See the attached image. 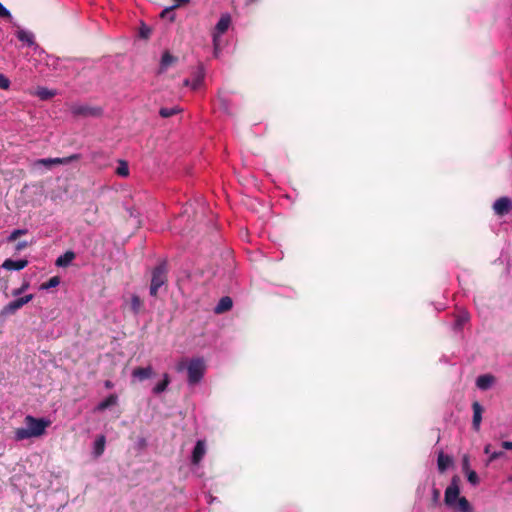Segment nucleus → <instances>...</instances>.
<instances>
[{"label":"nucleus","instance_id":"1","mask_svg":"<svg viewBox=\"0 0 512 512\" xmlns=\"http://www.w3.org/2000/svg\"><path fill=\"white\" fill-rule=\"evenodd\" d=\"M26 427L16 428L14 430V438L22 441L32 437H39L45 433L46 428L51 424L49 420L44 418H35L27 415L24 419Z\"/></svg>","mask_w":512,"mask_h":512},{"label":"nucleus","instance_id":"2","mask_svg":"<svg viewBox=\"0 0 512 512\" xmlns=\"http://www.w3.org/2000/svg\"><path fill=\"white\" fill-rule=\"evenodd\" d=\"M167 288L168 265L166 261H161L151 271L149 294L156 298L161 290L167 291Z\"/></svg>","mask_w":512,"mask_h":512},{"label":"nucleus","instance_id":"3","mask_svg":"<svg viewBox=\"0 0 512 512\" xmlns=\"http://www.w3.org/2000/svg\"><path fill=\"white\" fill-rule=\"evenodd\" d=\"M185 368L187 369L188 383L190 385L198 384L203 378L206 369L204 360L202 358H193L187 365L184 361L178 363V371H182Z\"/></svg>","mask_w":512,"mask_h":512},{"label":"nucleus","instance_id":"4","mask_svg":"<svg viewBox=\"0 0 512 512\" xmlns=\"http://www.w3.org/2000/svg\"><path fill=\"white\" fill-rule=\"evenodd\" d=\"M460 478L454 475L451 479L449 486L445 490L444 502L449 507H455L460 498Z\"/></svg>","mask_w":512,"mask_h":512},{"label":"nucleus","instance_id":"5","mask_svg":"<svg viewBox=\"0 0 512 512\" xmlns=\"http://www.w3.org/2000/svg\"><path fill=\"white\" fill-rule=\"evenodd\" d=\"M33 294H28L23 297L17 298L11 302H9L7 305L3 307L1 310V315H13L15 314L19 309H21L25 304L30 302L33 299Z\"/></svg>","mask_w":512,"mask_h":512},{"label":"nucleus","instance_id":"6","mask_svg":"<svg viewBox=\"0 0 512 512\" xmlns=\"http://www.w3.org/2000/svg\"><path fill=\"white\" fill-rule=\"evenodd\" d=\"M71 112L75 116L97 117L102 114V109L100 107H92V106H88V105H73L71 107Z\"/></svg>","mask_w":512,"mask_h":512},{"label":"nucleus","instance_id":"7","mask_svg":"<svg viewBox=\"0 0 512 512\" xmlns=\"http://www.w3.org/2000/svg\"><path fill=\"white\" fill-rule=\"evenodd\" d=\"M80 156L78 154L71 155L69 157L64 158H43L38 159L35 164L45 166L47 168H52L54 165H62V164H68L74 160H78Z\"/></svg>","mask_w":512,"mask_h":512},{"label":"nucleus","instance_id":"8","mask_svg":"<svg viewBox=\"0 0 512 512\" xmlns=\"http://www.w3.org/2000/svg\"><path fill=\"white\" fill-rule=\"evenodd\" d=\"M231 24V17L229 14H223L215 26V32L213 33L214 45H217V41L220 35L224 34Z\"/></svg>","mask_w":512,"mask_h":512},{"label":"nucleus","instance_id":"9","mask_svg":"<svg viewBox=\"0 0 512 512\" xmlns=\"http://www.w3.org/2000/svg\"><path fill=\"white\" fill-rule=\"evenodd\" d=\"M495 214L504 216L512 210V201L508 197H500L493 204Z\"/></svg>","mask_w":512,"mask_h":512},{"label":"nucleus","instance_id":"10","mask_svg":"<svg viewBox=\"0 0 512 512\" xmlns=\"http://www.w3.org/2000/svg\"><path fill=\"white\" fill-rule=\"evenodd\" d=\"M472 410H473L472 428L475 431H479L481 421H482V413H483L484 409L478 401H474L472 403Z\"/></svg>","mask_w":512,"mask_h":512},{"label":"nucleus","instance_id":"11","mask_svg":"<svg viewBox=\"0 0 512 512\" xmlns=\"http://www.w3.org/2000/svg\"><path fill=\"white\" fill-rule=\"evenodd\" d=\"M205 454H206L205 441L198 440L196 442V445H195L193 451H192V457H191L192 464H194V465L199 464Z\"/></svg>","mask_w":512,"mask_h":512},{"label":"nucleus","instance_id":"12","mask_svg":"<svg viewBox=\"0 0 512 512\" xmlns=\"http://www.w3.org/2000/svg\"><path fill=\"white\" fill-rule=\"evenodd\" d=\"M154 371L151 366L147 367H136L132 371V377L136 378L139 381H144L146 379H149L153 376Z\"/></svg>","mask_w":512,"mask_h":512},{"label":"nucleus","instance_id":"13","mask_svg":"<svg viewBox=\"0 0 512 512\" xmlns=\"http://www.w3.org/2000/svg\"><path fill=\"white\" fill-rule=\"evenodd\" d=\"M28 265V261L26 259H20V260H12V259H6L2 267L6 270H22Z\"/></svg>","mask_w":512,"mask_h":512},{"label":"nucleus","instance_id":"14","mask_svg":"<svg viewBox=\"0 0 512 512\" xmlns=\"http://www.w3.org/2000/svg\"><path fill=\"white\" fill-rule=\"evenodd\" d=\"M178 58L173 56L169 51H165L161 57L159 72L166 71L170 66L177 63Z\"/></svg>","mask_w":512,"mask_h":512},{"label":"nucleus","instance_id":"15","mask_svg":"<svg viewBox=\"0 0 512 512\" xmlns=\"http://www.w3.org/2000/svg\"><path fill=\"white\" fill-rule=\"evenodd\" d=\"M495 381V377L491 374L480 375L476 380V385L481 390L489 389Z\"/></svg>","mask_w":512,"mask_h":512},{"label":"nucleus","instance_id":"16","mask_svg":"<svg viewBox=\"0 0 512 512\" xmlns=\"http://www.w3.org/2000/svg\"><path fill=\"white\" fill-rule=\"evenodd\" d=\"M453 463V459L451 456L444 454L443 452H440L438 454L437 459V465L438 470L443 473L447 470V468Z\"/></svg>","mask_w":512,"mask_h":512},{"label":"nucleus","instance_id":"17","mask_svg":"<svg viewBox=\"0 0 512 512\" xmlns=\"http://www.w3.org/2000/svg\"><path fill=\"white\" fill-rule=\"evenodd\" d=\"M233 306V301L229 296L222 297L217 306L215 307V312L217 314L224 313L226 311H229Z\"/></svg>","mask_w":512,"mask_h":512},{"label":"nucleus","instance_id":"18","mask_svg":"<svg viewBox=\"0 0 512 512\" xmlns=\"http://www.w3.org/2000/svg\"><path fill=\"white\" fill-rule=\"evenodd\" d=\"M117 401H118V396L116 394H111L97 405L96 410L104 411L107 408L116 405Z\"/></svg>","mask_w":512,"mask_h":512},{"label":"nucleus","instance_id":"19","mask_svg":"<svg viewBox=\"0 0 512 512\" xmlns=\"http://www.w3.org/2000/svg\"><path fill=\"white\" fill-rule=\"evenodd\" d=\"M75 259L73 251H66L63 255L59 256L56 260V265L59 267L68 266Z\"/></svg>","mask_w":512,"mask_h":512},{"label":"nucleus","instance_id":"20","mask_svg":"<svg viewBox=\"0 0 512 512\" xmlns=\"http://www.w3.org/2000/svg\"><path fill=\"white\" fill-rule=\"evenodd\" d=\"M16 36L19 41L26 43L28 46H32L34 44V35L29 31L19 29Z\"/></svg>","mask_w":512,"mask_h":512},{"label":"nucleus","instance_id":"21","mask_svg":"<svg viewBox=\"0 0 512 512\" xmlns=\"http://www.w3.org/2000/svg\"><path fill=\"white\" fill-rule=\"evenodd\" d=\"M143 301L141 300V298L136 295V294H133L131 296V299H130V310L134 313V314H138L142 308H143Z\"/></svg>","mask_w":512,"mask_h":512},{"label":"nucleus","instance_id":"22","mask_svg":"<svg viewBox=\"0 0 512 512\" xmlns=\"http://www.w3.org/2000/svg\"><path fill=\"white\" fill-rule=\"evenodd\" d=\"M170 383V377L167 373L163 375V380L157 383L153 388V393L158 395L164 392Z\"/></svg>","mask_w":512,"mask_h":512},{"label":"nucleus","instance_id":"23","mask_svg":"<svg viewBox=\"0 0 512 512\" xmlns=\"http://www.w3.org/2000/svg\"><path fill=\"white\" fill-rule=\"evenodd\" d=\"M35 95L39 97L41 100H49L56 95V92L53 90H49L46 87H38Z\"/></svg>","mask_w":512,"mask_h":512},{"label":"nucleus","instance_id":"24","mask_svg":"<svg viewBox=\"0 0 512 512\" xmlns=\"http://www.w3.org/2000/svg\"><path fill=\"white\" fill-rule=\"evenodd\" d=\"M182 110L178 106L173 107H162L159 110V115L162 118H169L172 117L178 113H180Z\"/></svg>","mask_w":512,"mask_h":512},{"label":"nucleus","instance_id":"25","mask_svg":"<svg viewBox=\"0 0 512 512\" xmlns=\"http://www.w3.org/2000/svg\"><path fill=\"white\" fill-rule=\"evenodd\" d=\"M460 512H474L470 502L465 497L458 498L455 506Z\"/></svg>","mask_w":512,"mask_h":512},{"label":"nucleus","instance_id":"26","mask_svg":"<svg viewBox=\"0 0 512 512\" xmlns=\"http://www.w3.org/2000/svg\"><path fill=\"white\" fill-rule=\"evenodd\" d=\"M105 442H106V439H105L104 435H100L96 439L95 444H94V452H95L96 456H100L103 454L104 448H105Z\"/></svg>","mask_w":512,"mask_h":512},{"label":"nucleus","instance_id":"27","mask_svg":"<svg viewBox=\"0 0 512 512\" xmlns=\"http://www.w3.org/2000/svg\"><path fill=\"white\" fill-rule=\"evenodd\" d=\"M484 453L485 454H489V461H494L500 457L503 456V452L502 451H491V445L490 444H487L485 447H484Z\"/></svg>","mask_w":512,"mask_h":512},{"label":"nucleus","instance_id":"28","mask_svg":"<svg viewBox=\"0 0 512 512\" xmlns=\"http://www.w3.org/2000/svg\"><path fill=\"white\" fill-rule=\"evenodd\" d=\"M188 2L189 0H174V4L171 7H168L161 12V17H164L166 14H170L174 9L181 7Z\"/></svg>","mask_w":512,"mask_h":512},{"label":"nucleus","instance_id":"29","mask_svg":"<svg viewBox=\"0 0 512 512\" xmlns=\"http://www.w3.org/2000/svg\"><path fill=\"white\" fill-rule=\"evenodd\" d=\"M60 283V278L58 276L51 277L47 282L41 284V289H50L58 286Z\"/></svg>","mask_w":512,"mask_h":512},{"label":"nucleus","instance_id":"30","mask_svg":"<svg viewBox=\"0 0 512 512\" xmlns=\"http://www.w3.org/2000/svg\"><path fill=\"white\" fill-rule=\"evenodd\" d=\"M152 34V29L150 26L146 25L145 23H142L140 28H139V36L142 38V39H149L150 36Z\"/></svg>","mask_w":512,"mask_h":512},{"label":"nucleus","instance_id":"31","mask_svg":"<svg viewBox=\"0 0 512 512\" xmlns=\"http://www.w3.org/2000/svg\"><path fill=\"white\" fill-rule=\"evenodd\" d=\"M116 174L121 177H127L129 175V167L125 161L119 162V166L116 169Z\"/></svg>","mask_w":512,"mask_h":512},{"label":"nucleus","instance_id":"32","mask_svg":"<svg viewBox=\"0 0 512 512\" xmlns=\"http://www.w3.org/2000/svg\"><path fill=\"white\" fill-rule=\"evenodd\" d=\"M467 480L473 486H477L480 482L478 474L474 470H467L466 472Z\"/></svg>","mask_w":512,"mask_h":512},{"label":"nucleus","instance_id":"33","mask_svg":"<svg viewBox=\"0 0 512 512\" xmlns=\"http://www.w3.org/2000/svg\"><path fill=\"white\" fill-rule=\"evenodd\" d=\"M204 79V75L201 71H198L197 75L195 76V78L191 81V88L193 90H196L199 88V86L201 85L202 81Z\"/></svg>","mask_w":512,"mask_h":512},{"label":"nucleus","instance_id":"34","mask_svg":"<svg viewBox=\"0 0 512 512\" xmlns=\"http://www.w3.org/2000/svg\"><path fill=\"white\" fill-rule=\"evenodd\" d=\"M26 233V229H16L8 236L7 240L8 242H13L17 240L20 236L25 235Z\"/></svg>","mask_w":512,"mask_h":512},{"label":"nucleus","instance_id":"35","mask_svg":"<svg viewBox=\"0 0 512 512\" xmlns=\"http://www.w3.org/2000/svg\"><path fill=\"white\" fill-rule=\"evenodd\" d=\"M10 80L4 74L0 73V89L7 90L10 87Z\"/></svg>","mask_w":512,"mask_h":512},{"label":"nucleus","instance_id":"36","mask_svg":"<svg viewBox=\"0 0 512 512\" xmlns=\"http://www.w3.org/2000/svg\"><path fill=\"white\" fill-rule=\"evenodd\" d=\"M28 287H29V283L28 282H24L21 287H19L17 289H14L12 291V296L15 297V296H18V295L22 294L26 289H28Z\"/></svg>","mask_w":512,"mask_h":512},{"label":"nucleus","instance_id":"37","mask_svg":"<svg viewBox=\"0 0 512 512\" xmlns=\"http://www.w3.org/2000/svg\"><path fill=\"white\" fill-rule=\"evenodd\" d=\"M0 17L1 18H10L11 14L10 12L2 5L0 2Z\"/></svg>","mask_w":512,"mask_h":512},{"label":"nucleus","instance_id":"38","mask_svg":"<svg viewBox=\"0 0 512 512\" xmlns=\"http://www.w3.org/2000/svg\"><path fill=\"white\" fill-rule=\"evenodd\" d=\"M137 447L140 450H143L147 447V440L144 437H140L137 441Z\"/></svg>","mask_w":512,"mask_h":512},{"label":"nucleus","instance_id":"39","mask_svg":"<svg viewBox=\"0 0 512 512\" xmlns=\"http://www.w3.org/2000/svg\"><path fill=\"white\" fill-rule=\"evenodd\" d=\"M462 468L465 473L467 472V470H470L469 469V457L467 455H465L462 459Z\"/></svg>","mask_w":512,"mask_h":512},{"label":"nucleus","instance_id":"40","mask_svg":"<svg viewBox=\"0 0 512 512\" xmlns=\"http://www.w3.org/2000/svg\"><path fill=\"white\" fill-rule=\"evenodd\" d=\"M27 246H28V243L26 241H20L17 243L15 249L17 251H21V250H24Z\"/></svg>","mask_w":512,"mask_h":512},{"label":"nucleus","instance_id":"41","mask_svg":"<svg viewBox=\"0 0 512 512\" xmlns=\"http://www.w3.org/2000/svg\"><path fill=\"white\" fill-rule=\"evenodd\" d=\"M466 321H468V315H466V314L461 315V316L457 319V325H458V326H462Z\"/></svg>","mask_w":512,"mask_h":512},{"label":"nucleus","instance_id":"42","mask_svg":"<svg viewBox=\"0 0 512 512\" xmlns=\"http://www.w3.org/2000/svg\"><path fill=\"white\" fill-rule=\"evenodd\" d=\"M501 446L506 450H512V442L511 441H503Z\"/></svg>","mask_w":512,"mask_h":512},{"label":"nucleus","instance_id":"43","mask_svg":"<svg viewBox=\"0 0 512 512\" xmlns=\"http://www.w3.org/2000/svg\"><path fill=\"white\" fill-rule=\"evenodd\" d=\"M439 496H440V492H439V490H438V489H436V488H434V489H433V498H434V500H435V501H437V500H438V498H439Z\"/></svg>","mask_w":512,"mask_h":512},{"label":"nucleus","instance_id":"44","mask_svg":"<svg viewBox=\"0 0 512 512\" xmlns=\"http://www.w3.org/2000/svg\"><path fill=\"white\" fill-rule=\"evenodd\" d=\"M105 387L111 389L113 387V383L110 380L105 381Z\"/></svg>","mask_w":512,"mask_h":512},{"label":"nucleus","instance_id":"45","mask_svg":"<svg viewBox=\"0 0 512 512\" xmlns=\"http://www.w3.org/2000/svg\"><path fill=\"white\" fill-rule=\"evenodd\" d=\"M168 17L171 21L174 20V14L173 11L170 14H166L163 18Z\"/></svg>","mask_w":512,"mask_h":512},{"label":"nucleus","instance_id":"46","mask_svg":"<svg viewBox=\"0 0 512 512\" xmlns=\"http://www.w3.org/2000/svg\"><path fill=\"white\" fill-rule=\"evenodd\" d=\"M183 84H184V86H190L191 87L192 83H191V81L189 79H185Z\"/></svg>","mask_w":512,"mask_h":512},{"label":"nucleus","instance_id":"47","mask_svg":"<svg viewBox=\"0 0 512 512\" xmlns=\"http://www.w3.org/2000/svg\"><path fill=\"white\" fill-rule=\"evenodd\" d=\"M508 480H509V481H512V476H509Z\"/></svg>","mask_w":512,"mask_h":512}]
</instances>
